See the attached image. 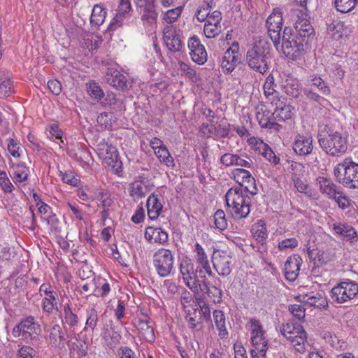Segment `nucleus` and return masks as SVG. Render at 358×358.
<instances>
[{
    "mask_svg": "<svg viewBox=\"0 0 358 358\" xmlns=\"http://www.w3.org/2000/svg\"><path fill=\"white\" fill-rule=\"evenodd\" d=\"M291 16L294 22V29L285 27L282 37V50L285 55L296 60L304 52V47L308 45L310 38L314 34L308 15L299 9H292Z\"/></svg>",
    "mask_w": 358,
    "mask_h": 358,
    "instance_id": "nucleus-1",
    "label": "nucleus"
},
{
    "mask_svg": "<svg viewBox=\"0 0 358 358\" xmlns=\"http://www.w3.org/2000/svg\"><path fill=\"white\" fill-rule=\"evenodd\" d=\"M317 138L321 148L330 156H341L348 150L349 135L342 128L327 125L318 133Z\"/></svg>",
    "mask_w": 358,
    "mask_h": 358,
    "instance_id": "nucleus-2",
    "label": "nucleus"
},
{
    "mask_svg": "<svg viewBox=\"0 0 358 358\" xmlns=\"http://www.w3.org/2000/svg\"><path fill=\"white\" fill-rule=\"evenodd\" d=\"M242 187H231L225 195L227 210L234 219L248 217L250 212L251 198Z\"/></svg>",
    "mask_w": 358,
    "mask_h": 358,
    "instance_id": "nucleus-3",
    "label": "nucleus"
},
{
    "mask_svg": "<svg viewBox=\"0 0 358 358\" xmlns=\"http://www.w3.org/2000/svg\"><path fill=\"white\" fill-rule=\"evenodd\" d=\"M270 44L264 38H259L248 49L246 62L252 70L262 74L268 69Z\"/></svg>",
    "mask_w": 358,
    "mask_h": 358,
    "instance_id": "nucleus-4",
    "label": "nucleus"
},
{
    "mask_svg": "<svg viewBox=\"0 0 358 358\" xmlns=\"http://www.w3.org/2000/svg\"><path fill=\"white\" fill-rule=\"evenodd\" d=\"M41 332V324L32 315L20 320L11 329V336L20 342L30 344L36 341Z\"/></svg>",
    "mask_w": 358,
    "mask_h": 358,
    "instance_id": "nucleus-5",
    "label": "nucleus"
},
{
    "mask_svg": "<svg viewBox=\"0 0 358 358\" xmlns=\"http://www.w3.org/2000/svg\"><path fill=\"white\" fill-rule=\"evenodd\" d=\"M337 181L343 186L350 188H358V164L351 158H345L338 164L334 170Z\"/></svg>",
    "mask_w": 358,
    "mask_h": 358,
    "instance_id": "nucleus-6",
    "label": "nucleus"
},
{
    "mask_svg": "<svg viewBox=\"0 0 358 358\" xmlns=\"http://www.w3.org/2000/svg\"><path fill=\"white\" fill-rule=\"evenodd\" d=\"M174 255L169 249L159 248L153 255V266L162 278L169 276L174 269Z\"/></svg>",
    "mask_w": 358,
    "mask_h": 358,
    "instance_id": "nucleus-7",
    "label": "nucleus"
},
{
    "mask_svg": "<svg viewBox=\"0 0 358 358\" xmlns=\"http://www.w3.org/2000/svg\"><path fill=\"white\" fill-rule=\"evenodd\" d=\"M358 294V284L346 279L335 285L330 292L334 302L344 303L354 299Z\"/></svg>",
    "mask_w": 358,
    "mask_h": 358,
    "instance_id": "nucleus-8",
    "label": "nucleus"
},
{
    "mask_svg": "<svg viewBox=\"0 0 358 358\" xmlns=\"http://www.w3.org/2000/svg\"><path fill=\"white\" fill-rule=\"evenodd\" d=\"M283 24L282 12L280 8H273L267 17L266 26L268 34L274 45L278 48L281 41V31Z\"/></svg>",
    "mask_w": 358,
    "mask_h": 358,
    "instance_id": "nucleus-9",
    "label": "nucleus"
},
{
    "mask_svg": "<svg viewBox=\"0 0 358 358\" xmlns=\"http://www.w3.org/2000/svg\"><path fill=\"white\" fill-rule=\"evenodd\" d=\"M38 294L42 299L41 308L43 313L50 315L54 310H58V294L50 282L41 285Z\"/></svg>",
    "mask_w": 358,
    "mask_h": 358,
    "instance_id": "nucleus-10",
    "label": "nucleus"
},
{
    "mask_svg": "<svg viewBox=\"0 0 358 358\" xmlns=\"http://www.w3.org/2000/svg\"><path fill=\"white\" fill-rule=\"evenodd\" d=\"M212 263L217 274L226 277L231 272L233 257L229 251L215 250L212 256Z\"/></svg>",
    "mask_w": 358,
    "mask_h": 358,
    "instance_id": "nucleus-11",
    "label": "nucleus"
},
{
    "mask_svg": "<svg viewBox=\"0 0 358 358\" xmlns=\"http://www.w3.org/2000/svg\"><path fill=\"white\" fill-rule=\"evenodd\" d=\"M180 273L185 285L192 291H197L200 282V275L196 273L194 264L189 258H183L180 264Z\"/></svg>",
    "mask_w": 358,
    "mask_h": 358,
    "instance_id": "nucleus-12",
    "label": "nucleus"
},
{
    "mask_svg": "<svg viewBox=\"0 0 358 358\" xmlns=\"http://www.w3.org/2000/svg\"><path fill=\"white\" fill-rule=\"evenodd\" d=\"M163 43L171 52H179L184 46L180 30L175 25H167L163 30Z\"/></svg>",
    "mask_w": 358,
    "mask_h": 358,
    "instance_id": "nucleus-13",
    "label": "nucleus"
},
{
    "mask_svg": "<svg viewBox=\"0 0 358 358\" xmlns=\"http://www.w3.org/2000/svg\"><path fill=\"white\" fill-rule=\"evenodd\" d=\"M194 257L196 264V273L201 276H213V273L211 269L210 262L205 252L204 248L199 243H196L193 249Z\"/></svg>",
    "mask_w": 358,
    "mask_h": 358,
    "instance_id": "nucleus-14",
    "label": "nucleus"
},
{
    "mask_svg": "<svg viewBox=\"0 0 358 358\" xmlns=\"http://www.w3.org/2000/svg\"><path fill=\"white\" fill-rule=\"evenodd\" d=\"M248 143L253 150L259 152V154L272 164L278 165L280 164V157L277 156L269 145L262 139L256 137H250L248 139Z\"/></svg>",
    "mask_w": 358,
    "mask_h": 358,
    "instance_id": "nucleus-15",
    "label": "nucleus"
},
{
    "mask_svg": "<svg viewBox=\"0 0 358 358\" xmlns=\"http://www.w3.org/2000/svg\"><path fill=\"white\" fill-rule=\"evenodd\" d=\"M239 45L237 42H234L231 46L224 53L221 61V69L224 73H231L240 62Z\"/></svg>",
    "mask_w": 358,
    "mask_h": 358,
    "instance_id": "nucleus-16",
    "label": "nucleus"
},
{
    "mask_svg": "<svg viewBox=\"0 0 358 358\" xmlns=\"http://www.w3.org/2000/svg\"><path fill=\"white\" fill-rule=\"evenodd\" d=\"M187 46L192 61L199 65L204 64L208 59L206 48L197 36H193L188 39Z\"/></svg>",
    "mask_w": 358,
    "mask_h": 358,
    "instance_id": "nucleus-17",
    "label": "nucleus"
},
{
    "mask_svg": "<svg viewBox=\"0 0 358 358\" xmlns=\"http://www.w3.org/2000/svg\"><path fill=\"white\" fill-rule=\"evenodd\" d=\"M101 336L106 345L110 348L116 347L122 338L121 332L116 330L111 320L103 324Z\"/></svg>",
    "mask_w": 358,
    "mask_h": 358,
    "instance_id": "nucleus-18",
    "label": "nucleus"
},
{
    "mask_svg": "<svg viewBox=\"0 0 358 358\" xmlns=\"http://www.w3.org/2000/svg\"><path fill=\"white\" fill-rule=\"evenodd\" d=\"M232 176L237 183L238 187H242L251 194L257 193L255 180L248 170L236 169L232 171Z\"/></svg>",
    "mask_w": 358,
    "mask_h": 358,
    "instance_id": "nucleus-19",
    "label": "nucleus"
},
{
    "mask_svg": "<svg viewBox=\"0 0 358 358\" xmlns=\"http://www.w3.org/2000/svg\"><path fill=\"white\" fill-rule=\"evenodd\" d=\"M197 291L192 292L195 294H206L214 303L222 301V290L215 285L210 286L206 275L201 276Z\"/></svg>",
    "mask_w": 358,
    "mask_h": 358,
    "instance_id": "nucleus-20",
    "label": "nucleus"
},
{
    "mask_svg": "<svg viewBox=\"0 0 358 358\" xmlns=\"http://www.w3.org/2000/svg\"><path fill=\"white\" fill-rule=\"evenodd\" d=\"M313 149V137L310 134H297L293 143V150L296 154L306 156L310 154Z\"/></svg>",
    "mask_w": 358,
    "mask_h": 358,
    "instance_id": "nucleus-21",
    "label": "nucleus"
},
{
    "mask_svg": "<svg viewBox=\"0 0 358 358\" xmlns=\"http://www.w3.org/2000/svg\"><path fill=\"white\" fill-rule=\"evenodd\" d=\"M221 20L222 13L219 10L213 11L208 17L203 27V33L207 38H213L220 34L222 31Z\"/></svg>",
    "mask_w": 358,
    "mask_h": 358,
    "instance_id": "nucleus-22",
    "label": "nucleus"
},
{
    "mask_svg": "<svg viewBox=\"0 0 358 358\" xmlns=\"http://www.w3.org/2000/svg\"><path fill=\"white\" fill-rule=\"evenodd\" d=\"M327 31L334 40L339 41L345 39L350 35L352 27L344 22L334 20L327 24Z\"/></svg>",
    "mask_w": 358,
    "mask_h": 358,
    "instance_id": "nucleus-23",
    "label": "nucleus"
},
{
    "mask_svg": "<svg viewBox=\"0 0 358 358\" xmlns=\"http://www.w3.org/2000/svg\"><path fill=\"white\" fill-rule=\"evenodd\" d=\"M106 82L119 90L128 88L129 82L126 76L115 68H108L105 75Z\"/></svg>",
    "mask_w": 358,
    "mask_h": 358,
    "instance_id": "nucleus-24",
    "label": "nucleus"
},
{
    "mask_svg": "<svg viewBox=\"0 0 358 358\" xmlns=\"http://www.w3.org/2000/svg\"><path fill=\"white\" fill-rule=\"evenodd\" d=\"M285 100V99L282 97L271 103L275 106L274 111L272 113L273 120L285 122L292 118L294 108L289 104H287Z\"/></svg>",
    "mask_w": 358,
    "mask_h": 358,
    "instance_id": "nucleus-25",
    "label": "nucleus"
},
{
    "mask_svg": "<svg viewBox=\"0 0 358 358\" xmlns=\"http://www.w3.org/2000/svg\"><path fill=\"white\" fill-rule=\"evenodd\" d=\"M46 341L55 348L63 349L65 348V337L61 326L55 324L46 330Z\"/></svg>",
    "mask_w": 358,
    "mask_h": 358,
    "instance_id": "nucleus-26",
    "label": "nucleus"
},
{
    "mask_svg": "<svg viewBox=\"0 0 358 358\" xmlns=\"http://www.w3.org/2000/svg\"><path fill=\"white\" fill-rule=\"evenodd\" d=\"M131 10L130 0H120L115 16L110 21L108 29L111 31L115 30L123 24L124 19Z\"/></svg>",
    "mask_w": 358,
    "mask_h": 358,
    "instance_id": "nucleus-27",
    "label": "nucleus"
},
{
    "mask_svg": "<svg viewBox=\"0 0 358 358\" xmlns=\"http://www.w3.org/2000/svg\"><path fill=\"white\" fill-rule=\"evenodd\" d=\"M301 264L302 259L298 255H292L287 259L285 264L284 274L287 280L293 282L297 278Z\"/></svg>",
    "mask_w": 358,
    "mask_h": 358,
    "instance_id": "nucleus-28",
    "label": "nucleus"
},
{
    "mask_svg": "<svg viewBox=\"0 0 358 358\" xmlns=\"http://www.w3.org/2000/svg\"><path fill=\"white\" fill-rule=\"evenodd\" d=\"M144 236L151 244H165L169 240L168 232L159 227H148Z\"/></svg>",
    "mask_w": 358,
    "mask_h": 358,
    "instance_id": "nucleus-29",
    "label": "nucleus"
},
{
    "mask_svg": "<svg viewBox=\"0 0 358 358\" xmlns=\"http://www.w3.org/2000/svg\"><path fill=\"white\" fill-rule=\"evenodd\" d=\"M332 229L334 234L339 236L343 241L353 243L357 240L356 230L349 225L341 223L333 224Z\"/></svg>",
    "mask_w": 358,
    "mask_h": 358,
    "instance_id": "nucleus-30",
    "label": "nucleus"
},
{
    "mask_svg": "<svg viewBox=\"0 0 358 358\" xmlns=\"http://www.w3.org/2000/svg\"><path fill=\"white\" fill-rule=\"evenodd\" d=\"M146 207L148 217L150 220H155L157 219L162 213L163 204L159 201L158 196L155 193H152L147 199Z\"/></svg>",
    "mask_w": 358,
    "mask_h": 358,
    "instance_id": "nucleus-31",
    "label": "nucleus"
},
{
    "mask_svg": "<svg viewBox=\"0 0 358 358\" xmlns=\"http://www.w3.org/2000/svg\"><path fill=\"white\" fill-rule=\"evenodd\" d=\"M150 191L148 182L145 180H135L130 184V196L134 201L144 198Z\"/></svg>",
    "mask_w": 358,
    "mask_h": 358,
    "instance_id": "nucleus-32",
    "label": "nucleus"
},
{
    "mask_svg": "<svg viewBox=\"0 0 358 358\" xmlns=\"http://www.w3.org/2000/svg\"><path fill=\"white\" fill-rule=\"evenodd\" d=\"M61 319L64 325H67L69 328H75L78 325V316L72 310L71 304L69 302L65 303L61 307Z\"/></svg>",
    "mask_w": 358,
    "mask_h": 358,
    "instance_id": "nucleus-33",
    "label": "nucleus"
},
{
    "mask_svg": "<svg viewBox=\"0 0 358 358\" xmlns=\"http://www.w3.org/2000/svg\"><path fill=\"white\" fill-rule=\"evenodd\" d=\"M220 163L225 166H238L250 168L252 162L251 159L245 160L236 154L228 152L221 156Z\"/></svg>",
    "mask_w": 358,
    "mask_h": 358,
    "instance_id": "nucleus-34",
    "label": "nucleus"
},
{
    "mask_svg": "<svg viewBox=\"0 0 358 358\" xmlns=\"http://www.w3.org/2000/svg\"><path fill=\"white\" fill-rule=\"evenodd\" d=\"M298 298L301 302L316 308L324 307L326 303L325 299L322 296V294L318 292H310L299 294Z\"/></svg>",
    "mask_w": 358,
    "mask_h": 358,
    "instance_id": "nucleus-35",
    "label": "nucleus"
},
{
    "mask_svg": "<svg viewBox=\"0 0 358 358\" xmlns=\"http://www.w3.org/2000/svg\"><path fill=\"white\" fill-rule=\"evenodd\" d=\"M252 348L250 350L252 357H265L268 349V341L264 336L251 338Z\"/></svg>",
    "mask_w": 358,
    "mask_h": 358,
    "instance_id": "nucleus-36",
    "label": "nucleus"
},
{
    "mask_svg": "<svg viewBox=\"0 0 358 358\" xmlns=\"http://www.w3.org/2000/svg\"><path fill=\"white\" fill-rule=\"evenodd\" d=\"M305 329L300 324L294 323L293 322L282 324L280 329V333L288 342H289L291 339H293L296 336L300 334Z\"/></svg>",
    "mask_w": 358,
    "mask_h": 358,
    "instance_id": "nucleus-37",
    "label": "nucleus"
},
{
    "mask_svg": "<svg viewBox=\"0 0 358 358\" xmlns=\"http://www.w3.org/2000/svg\"><path fill=\"white\" fill-rule=\"evenodd\" d=\"M213 321L221 339L228 338L229 332L226 327V317L223 311L215 310L213 313Z\"/></svg>",
    "mask_w": 358,
    "mask_h": 358,
    "instance_id": "nucleus-38",
    "label": "nucleus"
},
{
    "mask_svg": "<svg viewBox=\"0 0 358 358\" xmlns=\"http://www.w3.org/2000/svg\"><path fill=\"white\" fill-rule=\"evenodd\" d=\"M282 89L285 93L292 97H297L301 92L299 80L292 76H288L282 82Z\"/></svg>",
    "mask_w": 358,
    "mask_h": 358,
    "instance_id": "nucleus-39",
    "label": "nucleus"
},
{
    "mask_svg": "<svg viewBox=\"0 0 358 358\" xmlns=\"http://www.w3.org/2000/svg\"><path fill=\"white\" fill-rule=\"evenodd\" d=\"M256 118L262 128L275 129L278 126L273 121L272 113L263 108L257 112Z\"/></svg>",
    "mask_w": 358,
    "mask_h": 358,
    "instance_id": "nucleus-40",
    "label": "nucleus"
},
{
    "mask_svg": "<svg viewBox=\"0 0 358 358\" xmlns=\"http://www.w3.org/2000/svg\"><path fill=\"white\" fill-rule=\"evenodd\" d=\"M137 329L140 336L144 340L150 343L155 341L154 329L148 320H140L138 322Z\"/></svg>",
    "mask_w": 358,
    "mask_h": 358,
    "instance_id": "nucleus-41",
    "label": "nucleus"
},
{
    "mask_svg": "<svg viewBox=\"0 0 358 358\" xmlns=\"http://www.w3.org/2000/svg\"><path fill=\"white\" fill-rule=\"evenodd\" d=\"M263 88L264 94L271 103L282 98L279 96V93L275 89V85L273 76H269L266 78Z\"/></svg>",
    "mask_w": 358,
    "mask_h": 358,
    "instance_id": "nucleus-42",
    "label": "nucleus"
},
{
    "mask_svg": "<svg viewBox=\"0 0 358 358\" xmlns=\"http://www.w3.org/2000/svg\"><path fill=\"white\" fill-rule=\"evenodd\" d=\"M86 321L85 324L84 331L90 330L92 332L97 326L99 321L98 311L94 306L89 307L85 311Z\"/></svg>",
    "mask_w": 358,
    "mask_h": 358,
    "instance_id": "nucleus-43",
    "label": "nucleus"
},
{
    "mask_svg": "<svg viewBox=\"0 0 358 358\" xmlns=\"http://www.w3.org/2000/svg\"><path fill=\"white\" fill-rule=\"evenodd\" d=\"M10 170L15 182H22L27 180L29 170L24 164L13 165Z\"/></svg>",
    "mask_w": 358,
    "mask_h": 358,
    "instance_id": "nucleus-44",
    "label": "nucleus"
},
{
    "mask_svg": "<svg viewBox=\"0 0 358 358\" xmlns=\"http://www.w3.org/2000/svg\"><path fill=\"white\" fill-rule=\"evenodd\" d=\"M308 334L306 330L296 336L289 342L294 350L300 354H304L306 351Z\"/></svg>",
    "mask_w": 358,
    "mask_h": 358,
    "instance_id": "nucleus-45",
    "label": "nucleus"
},
{
    "mask_svg": "<svg viewBox=\"0 0 358 358\" xmlns=\"http://www.w3.org/2000/svg\"><path fill=\"white\" fill-rule=\"evenodd\" d=\"M320 184V189L323 194H327L329 198L335 196L338 194L336 185L333 182L326 178L320 177L317 179Z\"/></svg>",
    "mask_w": 358,
    "mask_h": 358,
    "instance_id": "nucleus-46",
    "label": "nucleus"
},
{
    "mask_svg": "<svg viewBox=\"0 0 358 358\" xmlns=\"http://www.w3.org/2000/svg\"><path fill=\"white\" fill-rule=\"evenodd\" d=\"M254 238L259 242H263L268 236L266 226L264 221L259 220L254 224L252 228Z\"/></svg>",
    "mask_w": 358,
    "mask_h": 358,
    "instance_id": "nucleus-47",
    "label": "nucleus"
},
{
    "mask_svg": "<svg viewBox=\"0 0 358 358\" xmlns=\"http://www.w3.org/2000/svg\"><path fill=\"white\" fill-rule=\"evenodd\" d=\"M106 11L102 8L101 6L96 5L94 6L91 17H90V22L93 26H95L96 27H99L100 25H101L106 17Z\"/></svg>",
    "mask_w": 358,
    "mask_h": 358,
    "instance_id": "nucleus-48",
    "label": "nucleus"
},
{
    "mask_svg": "<svg viewBox=\"0 0 358 358\" xmlns=\"http://www.w3.org/2000/svg\"><path fill=\"white\" fill-rule=\"evenodd\" d=\"M155 155L159 162L167 167H173L175 166L174 159L166 146L159 149L155 152Z\"/></svg>",
    "mask_w": 358,
    "mask_h": 358,
    "instance_id": "nucleus-49",
    "label": "nucleus"
},
{
    "mask_svg": "<svg viewBox=\"0 0 358 358\" xmlns=\"http://www.w3.org/2000/svg\"><path fill=\"white\" fill-rule=\"evenodd\" d=\"M99 155L104 159L107 157H115L118 155L116 148L103 140L98 145Z\"/></svg>",
    "mask_w": 358,
    "mask_h": 358,
    "instance_id": "nucleus-50",
    "label": "nucleus"
},
{
    "mask_svg": "<svg viewBox=\"0 0 358 358\" xmlns=\"http://www.w3.org/2000/svg\"><path fill=\"white\" fill-rule=\"evenodd\" d=\"M104 161L110 167L111 171L115 175L121 176L122 173V163L119 159L118 155L115 157H104Z\"/></svg>",
    "mask_w": 358,
    "mask_h": 358,
    "instance_id": "nucleus-51",
    "label": "nucleus"
},
{
    "mask_svg": "<svg viewBox=\"0 0 358 358\" xmlns=\"http://www.w3.org/2000/svg\"><path fill=\"white\" fill-rule=\"evenodd\" d=\"M178 69L181 72L182 75L185 76L194 83L197 82L198 76L196 75V71L190 64H187L182 61H179Z\"/></svg>",
    "mask_w": 358,
    "mask_h": 358,
    "instance_id": "nucleus-52",
    "label": "nucleus"
},
{
    "mask_svg": "<svg viewBox=\"0 0 358 358\" xmlns=\"http://www.w3.org/2000/svg\"><path fill=\"white\" fill-rule=\"evenodd\" d=\"M310 82L313 86L317 88V90L324 95L327 96L331 93V90L329 85L323 80V79L317 75L310 76Z\"/></svg>",
    "mask_w": 358,
    "mask_h": 358,
    "instance_id": "nucleus-53",
    "label": "nucleus"
},
{
    "mask_svg": "<svg viewBox=\"0 0 358 358\" xmlns=\"http://www.w3.org/2000/svg\"><path fill=\"white\" fill-rule=\"evenodd\" d=\"M213 1L205 3L203 5L199 6L197 8L195 16L198 21L199 22H206L208 20L209 16H210L211 13H210V8H212Z\"/></svg>",
    "mask_w": 358,
    "mask_h": 358,
    "instance_id": "nucleus-54",
    "label": "nucleus"
},
{
    "mask_svg": "<svg viewBox=\"0 0 358 358\" xmlns=\"http://www.w3.org/2000/svg\"><path fill=\"white\" fill-rule=\"evenodd\" d=\"M59 176L64 183L71 186H78L80 182L79 176L72 171H59Z\"/></svg>",
    "mask_w": 358,
    "mask_h": 358,
    "instance_id": "nucleus-55",
    "label": "nucleus"
},
{
    "mask_svg": "<svg viewBox=\"0 0 358 358\" xmlns=\"http://www.w3.org/2000/svg\"><path fill=\"white\" fill-rule=\"evenodd\" d=\"M88 94L93 99L99 101L104 96V92L100 85L95 81H91L87 85Z\"/></svg>",
    "mask_w": 358,
    "mask_h": 358,
    "instance_id": "nucleus-56",
    "label": "nucleus"
},
{
    "mask_svg": "<svg viewBox=\"0 0 358 358\" xmlns=\"http://www.w3.org/2000/svg\"><path fill=\"white\" fill-rule=\"evenodd\" d=\"M358 0H336L335 6L338 11L346 13L352 10Z\"/></svg>",
    "mask_w": 358,
    "mask_h": 358,
    "instance_id": "nucleus-57",
    "label": "nucleus"
},
{
    "mask_svg": "<svg viewBox=\"0 0 358 358\" xmlns=\"http://www.w3.org/2000/svg\"><path fill=\"white\" fill-rule=\"evenodd\" d=\"M182 11V6H180L169 9L164 13L163 20L169 24H172L179 17Z\"/></svg>",
    "mask_w": 358,
    "mask_h": 358,
    "instance_id": "nucleus-58",
    "label": "nucleus"
},
{
    "mask_svg": "<svg viewBox=\"0 0 358 358\" xmlns=\"http://www.w3.org/2000/svg\"><path fill=\"white\" fill-rule=\"evenodd\" d=\"M48 225L50 227V230L52 233L57 235L62 231L61 223L55 213L48 215L45 218Z\"/></svg>",
    "mask_w": 358,
    "mask_h": 358,
    "instance_id": "nucleus-59",
    "label": "nucleus"
},
{
    "mask_svg": "<svg viewBox=\"0 0 358 358\" xmlns=\"http://www.w3.org/2000/svg\"><path fill=\"white\" fill-rule=\"evenodd\" d=\"M214 224L215 227L223 231L227 227V221L225 217V213L222 210H217L214 214Z\"/></svg>",
    "mask_w": 358,
    "mask_h": 358,
    "instance_id": "nucleus-60",
    "label": "nucleus"
},
{
    "mask_svg": "<svg viewBox=\"0 0 358 358\" xmlns=\"http://www.w3.org/2000/svg\"><path fill=\"white\" fill-rule=\"evenodd\" d=\"M248 324L250 326L251 338L264 335L265 331L259 320L251 319Z\"/></svg>",
    "mask_w": 358,
    "mask_h": 358,
    "instance_id": "nucleus-61",
    "label": "nucleus"
},
{
    "mask_svg": "<svg viewBox=\"0 0 358 358\" xmlns=\"http://www.w3.org/2000/svg\"><path fill=\"white\" fill-rule=\"evenodd\" d=\"M17 352V358H34L36 354V350L31 346L27 345H19Z\"/></svg>",
    "mask_w": 358,
    "mask_h": 358,
    "instance_id": "nucleus-62",
    "label": "nucleus"
},
{
    "mask_svg": "<svg viewBox=\"0 0 358 358\" xmlns=\"http://www.w3.org/2000/svg\"><path fill=\"white\" fill-rule=\"evenodd\" d=\"M70 354L72 357L83 358L87 355V347L85 344L73 343L70 348Z\"/></svg>",
    "mask_w": 358,
    "mask_h": 358,
    "instance_id": "nucleus-63",
    "label": "nucleus"
},
{
    "mask_svg": "<svg viewBox=\"0 0 358 358\" xmlns=\"http://www.w3.org/2000/svg\"><path fill=\"white\" fill-rule=\"evenodd\" d=\"M298 241L294 237L285 238L278 241V248L280 251H285L288 249L293 250L298 246Z\"/></svg>",
    "mask_w": 358,
    "mask_h": 358,
    "instance_id": "nucleus-64",
    "label": "nucleus"
}]
</instances>
